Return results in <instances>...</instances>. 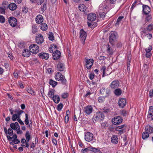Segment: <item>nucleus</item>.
Masks as SVG:
<instances>
[{"label": "nucleus", "instance_id": "obj_8", "mask_svg": "<svg viewBox=\"0 0 153 153\" xmlns=\"http://www.w3.org/2000/svg\"><path fill=\"white\" fill-rule=\"evenodd\" d=\"M110 35L109 42L111 44H113L116 40L117 37V33L115 32H112L111 33Z\"/></svg>", "mask_w": 153, "mask_h": 153}, {"label": "nucleus", "instance_id": "obj_18", "mask_svg": "<svg viewBox=\"0 0 153 153\" xmlns=\"http://www.w3.org/2000/svg\"><path fill=\"white\" fill-rule=\"evenodd\" d=\"M61 53L59 51L56 50L55 51L54 53L53 54V59L55 60L58 59L60 57Z\"/></svg>", "mask_w": 153, "mask_h": 153}, {"label": "nucleus", "instance_id": "obj_24", "mask_svg": "<svg viewBox=\"0 0 153 153\" xmlns=\"http://www.w3.org/2000/svg\"><path fill=\"white\" fill-rule=\"evenodd\" d=\"M143 10L145 14H147L150 11V7L148 6L144 5L143 6Z\"/></svg>", "mask_w": 153, "mask_h": 153}, {"label": "nucleus", "instance_id": "obj_44", "mask_svg": "<svg viewBox=\"0 0 153 153\" xmlns=\"http://www.w3.org/2000/svg\"><path fill=\"white\" fill-rule=\"evenodd\" d=\"M107 51L110 55H111L113 53V51L112 49L110 48V46L108 45L107 47Z\"/></svg>", "mask_w": 153, "mask_h": 153}, {"label": "nucleus", "instance_id": "obj_23", "mask_svg": "<svg viewBox=\"0 0 153 153\" xmlns=\"http://www.w3.org/2000/svg\"><path fill=\"white\" fill-rule=\"evenodd\" d=\"M88 150L93 152L94 153H102L99 148H96L92 146L89 147Z\"/></svg>", "mask_w": 153, "mask_h": 153}, {"label": "nucleus", "instance_id": "obj_4", "mask_svg": "<svg viewBox=\"0 0 153 153\" xmlns=\"http://www.w3.org/2000/svg\"><path fill=\"white\" fill-rule=\"evenodd\" d=\"M111 121L114 125H118L122 123L123 119L121 117L117 116L113 118Z\"/></svg>", "mask_w": 153, "mask_h": 153}, {"label": "nucleus", "instance_id": "obj_38", "mask_svg": "<svg viewBox=\"0 0 153 153\" xmlns=\"http://www.w3.org/2000/svg\"><path fill=\"white\" fill-rule=\"evenodd\" d=\"M25 137L27 142H29L31 138V136L30 135L29 131H26L25 134Z\"/></svg>", "mask_w": 153, "mask_h": 153}, {"label": "nucleus", "instance_id": "obj_55", "mask_svg": "<svg viewBox=\"0 0 153 153\" xmlns=\"http://www.w3.org/2000/svg\"><path fill=\"white\" fill-rule=\"evenodd\" d=\"M5 13V9L2 7H0V13L4 14Z\"/></svg>", "mask_w": 153, "mask_h": 153}, {"label": "nucleus", "instance_id": "obj_16", "mask_svg": "<svg viewBox=\"0 0 153 153\" xmlns=\"http://www.w3.org/2000/svg\"><path fill=\"white\" fill-rule=\"evenodd\" d=\"M126 100L125 98H121L118 101V104L120 107L123 108L126 105Z\"/></svg>", "mask_w": 153, "mask_h": 153}, {"label": "nucleus", "instance_id": "obj_64", "mask_svg": "<svg viewBox=\"0 0 153 153\" xmlns=\"http://www.w3.org/2000/svg\"><path fill=\"white\" fill-rule=\"evenodd\" d=\"M37 2L38 5H41L44 1V0H37Z\"/></svg>", "mask_w": 153, "mask_h": 153}, {"label": "nucleus", "instance_id": "obj_47", "mask_svg": "<svg viewBox=\"0 0 153 153\" xmlns=\"http://www.w3.org/2000/svg\"><path fill=\"white\" fill-rule=\"evenodd\" d=\"M5 21L4 17L3 16L0 15V22L1 23H4Z\"/></svg>", "mask_w": 153, "mask_h": 153}, {"label": "nucleus", "instance_id": "obj_59", "mask_svg": "<svg viewBox=\"0 0 153 153\" xmlns=\"http://www.w3.org/2000/svg\"><path fill=\"white\" fill-rule=\"evenodd\" d=\"M17 121L21 125H24V123L22 121V120L20 119V118H19L17 119Z\"/></svg>", "mask_w": 153, "mask_h": 153}, {"label": "nucleus", "instance_id": "obj_36", "mask_svg": "<svg viewBox=\"0 0 153 153\" xmlns=\"http://www.w3.org/2000/svg\"><path fill=\"white\" fill-rule=\"evenodd\" d=\"M40 26L41 29L43 31H45L48 29L47 25L45 23H43L41 24Z\"/></svg>", "mask_w": 153, "mask_h": 153}, {"label": "nucleus", "instance_id": "obj_29", "mask_svg": "<svg viewBox=\"0 0 153 153\" xmlns=\"http://www.w3.org/2000/svg\"><path fill=\"white\" fill-rule=\"evenodd\" d=\"M153 116V106H151L149 107V111L147 117L151 118Z\"/></svg>", "mask_w": 153, "mask_h": 153}, {"label": "nucleus", "instance_id": "obj_32", "mask_svg": "<svg viewBox=\"0 0 153 153\" xmlns=\"http://www.w3.org/2000/svg\"><path fill=\"white\" fill-rule=\"evenodd\" d=\"M149 32V31L146 28H144L143 30L141 31L140 32L142 37H145L146 36V35Z\"/></svg>", "mask_w": 153, "mask_h": 153}, {"label": "nucleus", "instance_id": "obj_61", "mask_svg": "<svg viewBox=\"0 0 153 153\" xmlns=\"http://www.w3.org/2000/svg\"><path fill=\"white\" fill-rule=\"evenodd\" d=\"M8 56L11 59H13V57L12 55V53L10 52H9L8 53Z\"/></svg>", "mask_w": 153, "mask_h": 153}, {"label": "nucleus", "instance_id": "obj_48", "mask_svg": "<svg viewBox=\"0 0 153 153\" xmlns=\"http://www.w3.org/2000/svg\"><path fill=\"white\" fill-rule=\"evenodd\" d=\"M63 105L62 103H60L57 106V110L58 111H60L62 109V108L63 107Z\"/></svg>", "mask_w": 153, "mask_h": 153}, {"label": "nucleus", "instance_id": "obj_43", "mask_svg": "<svg viewBox=\"0 0 153 153\" xmlns=\"http://www.w3.org/2000/svg\"><path fill=\"white\" fill-rule=\"evenodd\" d=\"M25 124L26 125H29L30 126V125L29 124V117L27 114H25Z\"/></svg>", "mask_w": 153, "mask_h": 153}, {"label": "nucleus", "instance_id": "obj_49", "mask_svg": "<svg viewBox=\"0 0 153 153\" xmlns=\"http://www.w3.org/2000/svg\"><path fill=\"white\" fill-rule=\"evenodd\" d=\"M11 128H9L8 129V132L7 134H9L11 136L13 134V131Z\"/></svg>", "mask_w": 153, "mask_h": 153}, {"label": "nucleus", "instance_id": "obj_19", "mask_svg": "<svg viewBox=\"0 0 153 153\" xmlns=\"http://www.w3.org/2000/svg\"><path fill=\"white\" fill-rule=\"evenodd\" d=\"M93 109L92 106H88L85 108L84 111L86 114L89 115L92 113Z\"/></svg>", "mask_w": 153, "mask_h": 153}, {"label": "nucleus", "instance_id": "obj_20", "mask_svg": "<svg viewBox=\"0 0 153 153\" xmlns=\"http://www.w3.org/2000/svg\"><path fill=\"white\" fill-rule=\"evenodd\" d=\"M119 82L117 80H115L111 82L110 86L112 88H114L118 87L119 85Z\"/></svg>", "mask_w": 153, "mask_h": 153}, {"label": "nucleus", "instance_id": "obj_52", "mask_svg": "<svg viewBox=\"0 0 153 153\" xmlns=\"http://www.w3.org/2000/svg\"><path fill=\"white\" fill-rule=\"evenodd\" d=\"M101 70L103 72V75H102V76L104 77V74H105V71L106 69V67L104 66H102L101 68Z\"/></svg>", "mask_w": 153, "mask_h": 153}, {"label": "nucleus", "instance_id": "obj_54", "mask_svg": "<svg viewBox=\"0 0 153 153\" xmlns=\"http://www.w3.org/2000/svg\"><path fill=\"white\" fill-rule=\"evenodd\" d=\"M46 5L45 4H43V6L42 7L41 9L43 11L45 10L46 9Z\"/></svg>", "mask_w": 153, "mask_h": 153}, {"label": "nucleus", "instance_id": "obj_6", "mask_svg": "<svg viewBox=\"0 0 153 153\" xmlns=\"http://www.w3.org/2000/svg\"><path fill=\"white\" fill-rule=\"evenodd\" d=\"M126 128V126L124 124L116 127L115 130L119 131V133L121 134H123L125 131Z\"/></svg>", "mask_w": 153, "mask_h": 153}, {"label": "nucleus", "instance_id": "obj_33", "mask_svg": "<svg viewBox=\"0 0 153 153\" xmlns=\"http://www.w3.org/2000/svg\"><path fill=\"white\" fill-rule=\"evenodd\" d=\"M53 101L56 103H58L60 101V98L58 95H55L52 98Z\"/></svg>", "mask_w": 153, "mask_h": 153}, {"label": "nucleus", "instance_id": "obj_2", "mask_svg": "<svg viewBox=\"0 0 153 153\" xmlns=\"http://www.w3.org/2000/svg\"><path fill=\"white\" fill-rule=\"evenodd\" d=\"M39 47L36 44H33L30 45L29 47V50L30 52L33 53H37L39 51Z\"/></svg>", "mask_w": 153, "mask_h": 153}, {"label": "nucleus", "instance_id": "obj_22", "mask_svg": "<svg viewBox=\"0 0 153 153\" xmlns=\"http://www.w3.org/2000/svg\"><path fill=\"white\" fill-rule=\"evenodd\" d=\"M146 132L150 134L153 132V127L150 125H147L145 127Z\"/></svg>", "mask_w": 153, "mask_h": 153}, {"label": "nucleus", "instance_id": "obj_11", "mask_svg": "<svg viewBox=\"0 0 153 153\" xmlns=\"http://www.w3.org/2000/svg\"><path fill=\"white\" fill-rule=\"evenodd\" d=\"M94 60L93 59H86L85 65L88 69H90L93 65Z\"/></svg>", "mask_w": 153, "mask_h": 153}, {"label": "nucleus", "instance_id": "obj_12", "mask_svg": "<svg viewBox=\"0 0 153 153\" xmlns=\"http://www.w3.org/2000/svg\"><path fill=\"white\" fill-rule=\"evenodd\" d=\"M100 93L101 94H106V96H108L110 94V90L108 88H105L104 87L102 88L100 90Z\"/></svg>", "mask_w": 153, "mask_h": 153}, {"label": "nucleus", "instance_id": "obj_27", "mask_svg": "<svg viewBox=\"0 0 153 153\" xmlns=\"http://www.w3.org/2000/svg\"><path fill=\"white\" fill-rule=\"evenodd\" d=\"M118 142V138L116 135H113L111 138V142L113 144H117Z\"/></svg>", "mask_w": 153, "mask_h": 153}, {"label": "nucleus", "instance_id": "obj_58", "mask_svg": "<svg viewBox=\"0 0 153 153\" xmlns=\"http://www.w3.org/2000/svg\"><path fill=\"white\" fill-rule=\"evenodd\" d=\"M37 31V29L36 27H33L32 32L34 34H35Z\"/></svg>", "mask_w": 153, "mask_h": 153}, {"label": "nucleus", "instance_id": "obj_1", "mask_svg": "<svg viewBox=\"0 0 153 153\" xmlns=\"http://www.w3.org/2000/svg\"><path fill=\"white\" fill-rule=\"evenodd\" d=\"M104 116L103 114L100 112L96 113L93 118L92 119L91 123H94V121H101L104 119Z\"/></svg>", "mask_w": 153, "mask_h": 153}, {"label": "nucleus", "instance_id": "obj_7", "mask_svg": "<svg viewBox=\"0 0 153 153\" xmlns=\"http://www.w3.org/2000/svg\"><path fill=\"white\" fill-rule=\"evenodd\" d=\"M80 38L82 41V43L84 44L87 36V34L83 29H81L79 32Z\"/></svg>", "mask_w": 153, "mask_h": 153}, {"label": "nucleus", "instance_id": "obj_14", "mask_svg": "<svg viewBox=\"0 0 153 153\" xmlns=\"http://www.w3.org/2000/svg\"><path fill=\"white\" fill-rule=\"evenodd\" d=\"M9 22L10 25L12 27H15L17 24V19L14 17H10L9 19Z\"/></svg>", "mask_w": 153, "mask_h": 153}, {"label": "nucleus", "instance_id": "obj_5", "mask_svg": "<svg viewBox=\"0 0 153 153\" xmlns=\"http://www.w3.org/2000/svg\"><path fill=\"white\" fill-rule=\"evenodd\" d=\"M23 111L22 110L19 111L16 110L15 111L16 114L13 115L12 119L13 121H15L20 118V116L23 113Z\"/></svg>", "mask_w": 153, "mask_h": 153}, {"label": "nucleus", "instance_id": "obj_56", "mask_svg": "<svg viewBox=\"0 0 153 153\" xmlns=\"http://www.w3.org/2000/svg\"><path fill=\"white\" fill-rule=\"evenodd\" d=\"M68 96V94L67 93H64L62 94V97L64 99L66 98Z\"/></svg>", "mask_w": 153, "mask_h": 153}, {"label": "nucleus", "instance_id": "obj_39", "mask_svg": "<svg viewBox=\"0 0 153 153\" xmlns=\"http://www.w3.org/2000/svg\"><path fill=\"white\" fill-rule=\"evenodd\" d=\"M49 83L50 85L52 86L53 87H55L57 84V82L52 79L50 80Z\"/></svg>", "mask_w": 153, "mask_h": 153}, {"label": "nucleus", "instance_id": "obj_25", "mask_svg": "<svg viewBox=\"0 0 153 153\" xmlns=\"http://www.w3.org/2000/svg\"><path fill=\"white\" fill-rule=\"evenodd\" d=\"M43 20V17L41 15L37 16L36 18V21L38 24H40L42 23Z\"/></svg>", "mask_w": 153, "mask_h": 153}, {"label": "nucleus", "instance_id": "obj_37", "mask_svg": "<svg viewBox=\"0 0 153 153\" xmlns=\"http://www.w3.org/2000/svg\"><path fill=\"white\" fill-rule=\"evenodd\" d=\"M26 91L29 93L31 94L32 95H35V93L31 87H28L26 88Z\"/></svg>", "mask_w": 153, "mask_h": 153}, {"label": "nucleus", "instance_id": "obj_17", "mask_svg": "<svg viewBox=\"0 0 153 153\" xmlns=\"http://www.w3.org/2000/svg\"><path fill=\"white\" fill-rule=\"evenodd\" d=\"M87 17L89 21H93L96 19V16L94 13H90L88 15Z\"/></svg>", "mask_w": 153, "mask_h": 153}, {"label": "nucleus", "instance_id": "obj_3", "mask_svg": "<svg viewBox=\"0 0 153 153\" xmlns=\"http://www.w3.org/2000/svg\"><path fill=\"white\" fill-rule=\"evenodd\" d=\"M55 79L57 81L61 80L63 84H65L66 82V80L65 79L64 76L62 75L60 72H58L56 74L55 77Z\"/></svg>", "mask_w": 153, "mask_h": 153}, {"label": "nucleus", "instance_id": "obj_45", "mask_svg": "<svg viewBox=\"0 0 153 153\" xmlns=\"http://www.w3.org/2000/svg\"><path fill=\"white\" fill-rule=\"evenodd\" d=\"M20 141L17 139H14L12 140V142H10V144L13 145L14 144H17L19 143Z\"/></svg>", "mask_w": 153, "mask_h": 153}, {"label": "nucleus", "instance_id": "obj_31", "mask_svg": "<svg viewBox=\"0 0 153 153\" xmlns=\"http://www.w3.org/2000/svg\"><path fill=\"white\" fill-rule=\"evenodd\" d=\"M8 7L10 10H14L16 8L17 5L15 3H12L9 4Z\"/></svg>", "mask_w": 153, "mask_h": 153}, {"label": "nucleus", "instance_id": "obj_42", "mask_svg": "<svg viewBox=\"0 0 153 153\" xmlns=\"http://www.w3.org/2000/svg\"><path fill=\"white\" fill-rule=\"evenodd\" d=\"M149 133H147L146 132H144L142 135V138L143 139H145L147 138L149 136Z\"/></svg>", "mask_w": 153, "mask_h": 153}, {"label": "nucleus", "instance_id": "obj_62", "mask_svg": "<svg viewBox=\"0 0 153 153\" xmlns=\"http://www.w3.org/2000/svg\"><path fill=\"white\" fill-rule=\"evenodd\" d=\"M52 142L56 146L57 145V140L56 139H53L52 140Z\"/></svg>", "mask_w": 153, "mask_h": 153}, {"label": "nucleus", "instance_id": "obj_40", "mask_svg": "<svg viewBox=\"0 0 153 153\" xmlns=\"http://www.w3.org/2000/svg\"><path fill=\"white\" fill-rule=\"evenodd\" d=\"M121 90L119 88L116 89L114 91V93L116 95L119 96L121 94Z\"/></svg>", "mask_w": 153, "mask_h": 153}, {"label": "nucleus", "instance_id": "obj_34", "mask_svg": "<svg viewBox=\"0 0 153 153\" xmlns=\"http://www.w3.org/2000/svg\"><path fill=\"white\" fill-rule=\"evenodd\" d=\"M57 68L58 71H63L64 69V65L62 63H59L57 65Z\"/></svg>", "mask_w": 153, "mask_h": 153}, {"label": "nucleus", "instance_id": "obj_9", "mask_svg": "<svg viewBox=\"0 0 153 153\" xmlns=\"http://www.w3.org/2000/svg\"><path fill=\"white\" fill-rule=\"evenodd\" d=\"M94 136L90 132H87L85 133V139L88 142H90L92 140Z\"/></svg>", "mask_w": 153, "mask_h": 153}, {"label": "nucleus", "instance_id": "obj_10", "mask_svg": "<svg viewBox=\"0 0 153 153\" xmlns=\"http://www.w3.org/2000/svg\"><path fill=\"white\" fill-rule=\"evenodd\" d=\"M99 16L100 17L102 18H103L105 17V13L104 12H102V11H105L106 10V8L103 6L102 4H100L99 6Z\"/></svg>", "mask_w": 153, "mask_h": 153}, {"label": "nucleus", "instance_id": "obj_46", "mask_svg": "<svg viewBox=\"0 0 153 153\" xmlns=\"http://www.w3.org/2000/svg\"><path fill=\"white\" fill-rule=\"evenodd\" d=\"M48 38L49 40L52 41L54 39V36H53V34L52 32H50L49 34Z\"/></svg>", "mask_w": 153, "mask_h": 153}, {"label": "nucleus", "instance_id": "obj_30", "mask_svg": "<svg viewBox=\"0 0 153 153\" xmlns=\"http://www.w3.org/2000/svg\"><path fill=\"white\" fill-rule=\"evenodd\" d=\"M22 55L25 57H28L30 55V53L29 50L27 49H24V51L22 52Z\"/></svg>", "mask_w": 153, "mask_h": 153}, {"label": "nucleus", "instance_id": "obj_60", "mask_svg": "<svg viewBox=\"0 0 153 153\" xmlns=\"http://www.w3.org/2000/svg\"><path fill=\"white\" fill-rule=\"evenodd\" d=\"M98 59L100 60H104L106 59V57L103 56H100L98 57Z\"/></svg>", "mask_w": 153, "mask_h": 153}, {"label": "nucleus", "instance_id": "obj_13", "mask_svg": "<svg viewBox=\"0 0 153 153\" xmlns=\"http://www.w3.org/2000/svg\"><path fill=\"white\" fill-rule=\"evenodd\" d=\"M44 41L43 36L40 34H38L36 36V42L38 44H42Z\"/></svg>", "mask_w": 153, "mask_h": 153}, {"label": "nucleus", "instance_id": "obj_15", "mask_svg": "<svg viewBox=\"0 0 153 153\" xmlns=\"http://www.w3.org/2000/svg\"><path fill=\"white\" fill-rule=\"evenodd\" d=\"M152 46L150 45L148 48L145 49V51L146 53V57L149 58L151 56L152 54L151 53V51L152 50Z\"/></svg>", "mask_w": 153, "mask_h": 153}, {"label": "nucleus", "instance_id": "obj_35", "mask_svg": "<svg viewBox=\"0 0 153 153\" xmlns=\"http://www.w3.org/2000/svg\"><path fill=\"white\" fill-rule=\"evenodd\" d=\"M79 10L82 12H85L86 9V7L84 4H81L79 6Z\"/></svg>", "mask_w": 153, "mask_h": 153}, {"label": "nucleus", "instance_id": "obj_63", "mask_svg": "<svg viewBox=\"0 0 153 153\" xmlns=\"http://www.w3.org/2000/svg\"><path fill=\"white\" fill-rule=\"evenodd\" d=\"M69 120V117L68 115H66L65 116V123H67Z\"/></svg>", "mask_w": 153, "mask_h": 153}, {"label": "nucleus", "instance_id": "obj_41", "mask_svg": "<svg viewBox=\"0 0 153 153\" xmlns=\"http://www.w3.org/2000/svg\"><path fill=\"white\" fill-rule=\"evenodd\" d=\"M54 90H53L49 91L48 94V96L50 98H52L54 96Z\"/></svg>", "mask_w": 153, "mask_h": 153}, {"label": "nucleus", "instance_id": "obj_21", "mask_svg": "<svg viewBox=\"0 0 153 153\" xmlns=\"http://www.w3.org/2000/svg\"><path fill=\"white\" fill-rule=\"evenodd\" d=\"M39 57L42 59H48L49 57V55L47 53H40L39 54Z\"/></svg>", "mask_w": 153, "mask_h": 153}, {"label": "nucleus", "instance_id": "obj_50", "mask_svg": "<svg viewBox=\"0 0 153 153\" xmlns=\"http://www.w3.org/2000/svg\"><path fill=\"white\" fill-rule=\"evenodd\" d=\"M120 114L122 116H125L127 114V113L126 111L123 110L120 112Z\"/></svg>", "mask_w": 153, "mask_h": 153}, {"label": "nucleus", "instance_id": "obj_57", "mask_svg": "<svg viewBox=\"0 0 153 153\" xmlns=\"http://www.w3.org/2000/svg\"><path fill=\"white\" fill-rule=\"evenodd\" d=\"M17 133L18 134H21L22 132L21 130H20V126H19V127L18 128V129H17V130H16Z\"/></svg>", "mask_w": 153, "mask_h": 153}, {"label": "nucleus", "instance_id": "obj_26", "mask_svg": "<svg viewBox=\"0 0 153 153\" xmlns=\"http://www.w3.org/2000/svg\"><path fill=\"white\" fill-rule=\"evenodd\" d=\"M10 126L12 129L16 130L18 129V128L19 126V125L17 122L15 123H12L10 125Z\"/></svg>", "mask_w": 153, "mask_h": 153}, {"label": "nucleus", "instance_id": "obj_53", "mask_svg": "<svg viewBox=\"0 0 153 153\" xmlns=\"http://www.w3.org/2000/svg\"><path fill=\"white\" fill-rule=\"evenodd\" d=\"M150 32L153 29V25H149L148 27L146 28Z\"/></svg>", "mask_w": 153, "mask_h": 153}, {"label": "nucleus", "instance_id": "obj_28", "mask_svg": "<svg viewBox=\"0 0 153 153\" xmlns=\"http://www.w3.org/2000/svg\"><path fill=\"white\" fill-rule=\"evenodd\" d=\"M124 17L123 16H120L118 18L117 21L116 23L115 24V26L116 27L118 26L120 24H121L123 23V21L122 19Z\"/></svg>", "mask_w": 153, "mask_h": 153}, {"label": "nucleus", "instance_id": "obj_51", "mask_svg": "<svg viewBox=\"0 0 153 153\" xmlns=\"http://www.w3.org/2000/svg\"><path fill=\"white\" fill-rule=\"evenodd\" d=\"M105 98L104 97L100 96L98 98V101L100 102H102L104 100Z\"/></svg>", "mask_w": 153, "mask_h": 153}]
</instances>
